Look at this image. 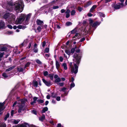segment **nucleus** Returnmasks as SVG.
Segmentation results:
<instances>
[{"label": "nucleus", "mask_w": 127, "mask_h": 127, "mask_svg": "<svg viewBox=\"0 0 127 127\" xmlns=\"http://www.w3.org/2000/svg\"><path fill=\"white\" fill-rule=\"evenodd\" d=\"M14 5L15 10L18 11L19 12H21L23 10L24 5L22 0H19L17 1Z\"/></svg>", "instance_id": "f257e3e1"}, {"label": "nucleus", "mask_w": 127, "mask_h": 127, "mask_svg": "<svg viewBox=\"0 0 127 127\" xmlns=\"http://www.w3.org/2000/svg\"><path fill=\"white\" fill-rule=\"evenodd\" d=\"M26 15L24 14H21L19 18H17L15 22L16 24H21L25 20Z\"/></svg>", "instance_id": "f03ea898"}, {"label": "nucleus", "mask_w": 127, "mask_h": 127, "mask_svg": "<svg viewBox=\"0 0 127 127\" xmlns=\"http://www.w3.org/2000/svg\"><path fill=\"white\" fill-rule=\"evenodd\" d=\"M72 63H70V65L71 68V72L72 73H74L75 74H76L78 72V67L77 65L76 64L74 63V67L72 66Z\"/></svg>", "instance_id": "7ed1b4c3"}, {"label": "nucleus", "mask_w": 127, "mask_h": 127, "mask_svg": "<svg viewBox=\"0 0 127 127\" xmlns=\"http://www.w3.org/2000/svg\"><path fill=\"white\" fill-rule=\"evenodd\" d=\"M9 17H12V21H14V20L15 19V16L13 14L10 13H6L4 16L3 18L5 19H8V21Z\"/></svg>", "instance_id": "20e7f679"}, {"label": "nucleus", "mask_w": 127, "mask_h": 127, "mask_svg": "<svg viewBox=\"0 0 127 127\" xmlns=\"http://www.w3.org/2000/svg\"><path fill=\"white\" fill-rule=\"evenodd\" d=\"M73 57L74 58V59H73V61L76 62L77 64H79L81 58L80 56H78L77 54L75 53L73 55Z\"/></svg>", "instance_id": "39448f33"}, {"label": "nucleus", "mask_w": 127, "mask_h": 127, "mask_svg": "<svg viewBox=\"0 0 127 127\" xmlns=\"http://www.w3.org/2000/svg\"><path fill=\"white\" fill-rule=\"evenodd\" d=\"M123 6V3H119L117 4H114L113 7L114 9H119L121 7Z\"/></svg>", "instance_id": "423d86ee"}, {"label": "nucleus", "mask_w": 127, "mask_h": 127, "mask_svg": "<svg viewBox=\"0 0 127 127\" xmlns=\"http://www.w3.org/2000/svg\"><path fill=\"white\" fill-rule=\"evenodd\" d=\"M31 15L30 13L28 14L27 15H26V17H25L26 19L24 22V24L27 25L29 24V21Z\"/></svg>", "instance_id": "0eeeda50"}, {"label": "nucleus", "mask_w": 127, "mask_h": 127, "mask_svg": "<svg viewBox=\"0 0 127 127\" xmlns=\"http://www.w3.org/2000/svg\"><path fill=\"white\" fill-rule=\"evenodd\" d=\"M42 80L43 82L47 86H50L52 84L50 81H47L44 78H43Z\"/></svg>", "instance_id": "6e6552de"}, {"label": "nucleus", "mask_w": 127, "mask_h": 127, "mask_svg": "<svg viewBox=\"0 0 127 127\" xmlns=\"http://www.w3.org/2000/svg\"><path fill=\"white\" fill-rule=\"evenodd\" d=\"M27 99H21V105H22V106H23L24 105V106L26 107V105L25 103H26V102H27Z\"/></svg>", "instance_id": "1a4fd4ad"}, {"label": "nucleus", "mask_w": 127, "mask_h": 127, "mask_svg": "<svg viewBox=\"0 0 127 127\" xmlns=\"http://www.w3.org/2000/svg\"><path fill=\"white\" fill-rule=\"evenodd\" d=\"M36 23L37 25L40 26L41 27H43V22L42 21L39 19H37L36 21Z\"/></svg>", "instance_id": "9d476101"}, {"label": "nucleus", "mask_w": 127, "mask_h": 127, "mask_svg": "<svg viewBox=\"0 0 127 127\" xmlns=\"http://www.w3.org/2000/svg\"><path fill=\"white\" fill-rule=\"evenodd\" d=\"M100 23L101 22H96L93 24L91 26H92V27L96 28L97 26L99 25Z\"/></svg>", "instance_id": "9b49d317"}, {"label": "nucleus", "mask_w": 127, "mask_h": 127, "mask_svg": "<svg viewBox=\"0 0 127 127\" xmlns=\"http://www.w3.org/2000/svg\"><path fill=\"white\" fill-rule=\"evenodd\" d=\"M25 108L24 106L20 105L19 107V108L18 110V112L19 113H20L22 111H24L25 109Z\"/></svg>", "instance_id": "f8f14e48"}, {"label": "nucleus", "mask_w": 127, "mask_h": 127, "mask_svg": "<svg viewBox=\"0 0 127 127\" xmlns=\"http://www.w3.org/2000/svg\"><path fill=\"white\" fill-rule=\"evenodd\" d=\"M4 102L0 103V112L4 109L5 108L4 106Z\"/></svg>", "instance_id": "ddd939ff"}, {"label": "nucleus", "mask_w": 127, "mask_h": 127, "mask_svg": "<svg viewBox=\"0 0 127 127\" xmlns=\"http://www.w3.org/2000/svg\"><path fill=\"white\" fill-rule=\"evenodd\" d=\"M70 10L69 9H67L66 11L65 12L66 14L65 17L66 18H68L70 16Z\"/></svg>", "instance_id": "4468645a"}, {"label": "nucleus", "mask_w": 127, "mask_h": 127, "mask_svg": "<svg viewBox=\"0 0 127 127\" xmlns=\"http://www.w3.org/2000/svg\"><path fill=\"white\" fill-rule=\"evenodd\" d=\"M56 68L58 70L60 65V63L57 60L56 61Z\"/></svg>", "instance_id": "2eb2a0df"}, {"label": "nucleus", "mask_w": 127, "mask_h": 127, "mask_svg": "<svg viewBox=\"0 0 127 127\" xmlns=\"http://www.w3.org/2000/svg\"><path fill=\"white\" fill-rule=\"evenodd\" d=\"M97 6L96 5H94L91 8L90 12L92 13H93L95 8H96Z\"/></svg>", "instance_id": "dca6fc26"}, {"label": "nucleus", "mask_w": 127, "mask_h": 127, "mask_svg": "<svg viewBox=\"0 0 127 127\" xmlns=\"http://www.w3.org/2000/svg\"><path fill=\"white\" fill-rule=\"evenodd\" d=\"M5 25V23L3 22L2 21H0V28H3Z\"/></svg>", "instance_id": "f3484780"}, {"label": "nucleus", "mask_w": 127, "mask_h": 127, "mask_svg": "<svg viewBox=\"0 0 127 127\" xmlns=\"http://www.w3.org/2000/svg\"><path fill=\"white\" fill-rule=\"evenodd\" d=\"M45 119V116L44 114H42V116L39 118V120L43 122Z\"/></svg>", "instance_id": "a211bd4d"}, {"label": "nucleus", "mask_w": 127, "mask_h": 127, "mask_svg": "<svg viewBox=\"0 0 127 127\" xmlns=\"http://www.w3.org/2000/svg\"><path fill=\"white\" fill-rule=\"evenodd\" d=\"M61 81V78L60 77L57 78L55 79L54 81L57 84H58Z\"/></svg>", "instance_id": "6ab92c4d"}, {"label": "nucleus", "mask_w": 127, "mask_h": 127, "mask_svg": "<svg viewBox=\"0 0 127 127\" xmlns=\"http://www.w3.org/2000/svg\"><path fill=\"white\" fill-rule=\"evenodd\" d=\"M12 17H9L8 22L9 23H13L15 21V20H14V21H12Z\"/></svg>", "instance_id": "aec40b11"}, {"label": "nucleus", "mask_w": 127, "mask_h": 127, "mask_svg": "<svg viewBox=\"0 0 127 127\" xmlns=\"http://www.w3.org/2000/svg\"><path fill=\"white\" fill-rule=\"evenodd\" d=\"M1 46V45H0V47ZM7 49V48L5 47H3L1 48H0V51H5Z\"/></svg>", "instance_id": "412c9836"}, {"label": "nucleus", "mask_w": 127, "mask_h": 127, "mask_svg": "<svg viewBox=\"0 0 127 127\" xmlns=\"http://www.w3.org/2000/svg\"><path fill=\"white\" fill-rule=\"evenodd\" d=\"M15 67V66H13L9 68L8 69H7L6 70V71H7V72L11 70H12V69L14 68Z\"/></svg>", "instance_id": "4be33fe9"}, {"label": "nucleus", "mask_w": 127, "mask_h": 127, "mask_svg": "<svg viewBox=\"0 0 127 127\" xmlns=\"http://www.w3.org/2000/svg\"><path fill=\"white\" fill-rule=\"evenodd\" d=\"M48 110V108L46 107L43 108V110L42 111V113H45V112L47 111Z\"/></svg>", "instance_id": "5701e85b"}, {"label": "nucleus", "mask_w": 127, "mask_h": 127, "mask_svg": "<svg viewBox=\"0 0 127 127\" xmlns=\"http://www.w3.org/2000/svg\"><path fill=\"white\" fill-rule=\"evenodd\" d=\"M48 76L49 77L50 79L51 80H52L53 79L54 74H49Z\"/></svg>", "instance_id": "b1692460"}, {"label": "nucleus", "mask_w": 127, "mask_h": 127, "mask_svg": "<svg viewBox=\"0 0 127 127\" xmlns=\"http://www.w3.org/2000/svg\"><path fill=\"white\" fill-rule=\"evenodd\" d=\"M62 66L64 67V69L66 70L67 69V65L65 63H64L62 64Z\"/></svg>", "instance_id": "393cba45"}, {"label": "nucleus", "mask_w": 127, "mask_h": 127, "mask_svg": "<svg viewBox=\"0 0 127 127\" xmlns=\"http://www.w3.org/2000/svg\"><path fill=\"white\" fill-rule=\"evenodd\" d=\"M6 125L4 123H0V127H6Z\"/></svg>", "instance_id": "a878e982"}, {"label": "nucleus", "mask_w": 127, "mask_h": 127, "mask_svg": "<svg viewBox=\"0 0 127 127\" xmlns=\"http://www.w3.org/2000/svg\"><path fill=\"white\" fill-rule=\"evenodd\" d=\"M15 108H12V110L11 112V115L12 116H13L14 114V112L15 111Z\"/></svg>", "instance_id": "bb28decb"}, {"label": "nucleus", "mask_w": 127, "mask_h": 127, "mask_svg": "<svg viewBox=\"0 0 127 127\" xmlns=\"http://www.w3.org/2000/svg\"><path fill=\"white\" fill-rule=\"evenodd\" d=\"M76 13V12L75 10H72L71 12V15H75Z\"/></svg>", "instance_id": "cd10ccee"}, {"label": "nucleus", "mask_w": 127, "mask_h": 127, "mask_svg": "<svg viewBox=\"0 0 127 127\" xmlns=\"http://www.w3.org/2000/svg\"><path fill=\"white\" fill-rule=\"evenodd\" d=\"M9 113H7V114L5 115V116L4 118V120L6 121L7 120V119L9 117Z\"/></svg>", "instance_id": "c85d7f7f"}, {"label": "nucleus", "mask_w": 127, "mask_h": 127, "mask_svg": "<svg viewBox=\"0 0 127 127\" xmlns=\"http://www.w3.org/2000/svg\"><path fill=\"white\" fill-rule=\"evenodd\" d=\"M20 121V120H14L13 121V123L15 124H17Z\"/></svg>", "instance_id": "c756f323"}, {"label": "nucleus", "mask_w": 127, "mask_h": 127, "mask_svg": "<svg viewBox=\"0 0 127 127\" xmlns=\"http://www.w3.org/2000/svg\"><path fill=\"white\" fill-rule=\"evenodd\" d=\"M30 64V63L29 62L27 63L25 65L24 68L25 69L26 67H29Z\"/></svg>", "instance_id": "7c9ffc66"}, {"label": "nucleus", "mask_w": 127, "mask_h": 127, "mask_svg": "<svg viewBox=\"0 0 127 127\" xmlns=\"http://www.w3.org/2000/svg\"><path fill=\"white\" fill-rule=\"evenodd\" d=\"M43 74L45 76H46L49 75L48 72L47 71H44Z\"/></svg>", "instance_id": "2f4dec72"}, {"label": "nucleus", "mask_w": 127, "mask_h": 127, "mask_svg": "<svg viewBox=\"0 0 127 127\" xmlns=\"http://www.w3.org/2000/svg\"><path fill=\"white\" fill-rule=\"evenodd\" d=\"M18 71L19 72H22L23 70V68L22 67H18L17 68Z\"/></svg>", "instance_id": "473e14b6"}, {"label": "nucleus", "mask_w": 127, "mask_h": 127, "mask_svg": "<svg viewBox=\"0 0 127 127\" xmlns=\"http://www.w3.org/2000/svg\"><path fill=\"white\" fill-rule=\"evenodd\" d=\"M37 30L38 31V32H40L41 30V27L40 26H38L37 29Z\"/></svg>", "instance_id": "72a5a7b5"}, {"label": "nucleus", "mask_w": 127, "mask_h": 127, "mask_svg": "<svg viewBox=\"0 0 127 127\" xmlns=\"http://www.w3.org/2000/svg\"><path fill=\"white\" fill-rule=\"evenodd\" d=\"M72 24V23L70 22H68L66 23V25L67 26H69Z\"/></svg>", "instance_id": "f704fd0d"}, {"label": "nucleus", "mask_w": 127, "mask_h": 127, "mask_svg": "<svg viewBox=\"0 0 127 127\" xmlns=\"http://www.w3.org/2000/svg\"><path fill=\"white\" fill-rule=\"evenodd\" d=\"M33 86L35 87H37L38 83L37 81H36L34 83Z\"/></svg>", "instance_id": "c9c22d12"}, {"label": "nucleus", "mask_w": 127, "mask_h": 127, "mask_svg": "<svg viewBox=\"0 0 127 127\" xmlns=\"http://www.w3.org/2000/svg\"><path fill=\"white\" fill-rule=\"evenodd\" d=\"M65 52L68 55H70V52L69 50H65Z\"/></svg>", "instance_id": "e433bc0d"}, {"label": "nucleus", "mask_w": 127, "mask_h": 127, "mask_svg": "<svg viewBox=\"0 0 127 127\" xmlns=\"http://www.w3.org/2000/svg\"><path fill=\"white\" fill-rule=\"evenodd\" d=\"M32 43H33V41H31L29 43L28 45V48H30V47L31 46V44Z\"/></svg>", "instance_id": "4c0bfd02"}, {"label": "nucleus", "mask_w": 127, "mask_h": 127, "mask_svg": "<svg viewBox=\"0 0 127 127\" xmlns=\"http://www.w3.org/2000/svg\"><path fill=\"white\" fill-rule=\"evenodd\" d=\"M2 76L5 78H7L8 76L5 73H3L2 74Z\"/></svg>", "instance_id": "58836bf2"}, {"label": "nucleus", "mask_w": 127, "mask_h": 127, "mask_svg": "<svg viewBox=\"0 0 127 127\" xmlns=\"http://www.w3.org/2000/svg\"><path fill=\"white\" fill-rule=\"evenodd\" d=\"M92 2L91 1H88L86 3V6H88L91 4Z\"/></svg>", "instance_id": "ea45409f"}, {"label": "nucleus", "mask_w": 127, "mask_h": 127, "mask_svg": "<svg viewBox=\"0 0 127 127\" xmlns=\"http://www.w3.org/2000/svg\"><path fill=\"white\" fill-rule=\"evenodd\" d=\"M37 101L38 102L40 103H42L44 102V101L41 99L38 100Z\"/></svg>", "instance_id": "a19ab883"}, {"label": "nucleus", "mask_w": 127, "mask_h": 127, "mask_svg": "<svg viewBox=\"0 0 127 127\" xmlns=\"http://www.w3.org/2000/svg\"><path fill=\"white\" fill-rule=\"evenodd\" d=\"M57 84L59 85L61 87H62L64 85V83L63 82L59 83L58 84Z\"/></svg>", "instance_id": "79ce46f5"}, {"label": "nucleus", "mask_w": 127, "mask_h": 127, "mask_svg": "<svg viewBox=\"0 0 127 127\" xmlns=\"http://www.w3.org/2000/svg\"><path fill=\"white\" fill-rule=\"evenodd\" d=\"M75 51V48H72L71 49V53L72 54H73L74 53Z\"/></svg>", "instance_id": "37998d69"}, {"label": "nucleus", "mask_w": 127, "mask_h": 127, "mask_svg": "<svg viewBox=\"0 0 127 127\" xmlns=\"http://www.w3.org/2000/svg\"><path fill=\"white\" fill-rule=\"evenodd\" d=\"M75 85L73 82H72L70 84V87L72 88L74 87Z\"/></svg>", "instance_id": "c03bdc74"}, {"label": "nucleus", "mask_w": 127, "mask_h": 127, "mask_svg": "<svg viewBox=\"0 0 127 127\" xmlns=\"http://www.w3.org/2000/svg\"><path fill=\"white\" fill-rule=\"evenodd\" d=\"M32 113L35 115L37 114L36 111L35 110H33L32 111Z\"/></svg>", "instance_id": "a18cd8bd"}, {"label": "nucleus", "mask_w": 127, "mask_h": 127, "mask_svg": "<svg viewBox=\"0 0 127 127\" xmlns=\"http://www.w3.org/2000/svg\"><path fill=\"white\" fill-rule=\"evenodd\" d=\"M49 51V48H45V52L48 53Z\"/></svg>", "instance_id": "49530a36"}, {"label": "nucleus", "mask_w": 127, "mask_h": 127, "mask_svg": "<svg viewBox=\"0 0 127 127\" xmlns=\"http://www.w3.org/2000/svg\"><path fill=\"white\" fill-rule=\"evenodd\" d=\"M76 32V30L75 29H74L73 30H72L71 32V33H75Z\"/></svg>", "instance_id": "de8ad7c7"}, {"label": "nucleus", "mask_w": 127, "mask_h": 127, "mask_svg": "<svg viewBox=\"0 0 127 127\" xmlns=\"http://www.w3.org/2000/svg\"><path fill=\"white\" fill-rule=\"evenodd\" d=\"M93 21L91 20L90 19L89 20V24L90 25V26H91L92 25V24H93Z\"/></svg>", "instance_id": "09e8293b"}, {"label": "nucleus", "mask_w": 127, "mask_h": 127, "mask_svg": "<svg viewBox=\"0 0 127 127\" xmlns=\"http://www.w3.org/2000/svg\"><path fill=\"white\" fill-rule=\"evenodd\" d=\"M99 15L101 17H105V15L104 14L101 13H99Z\"/></svg>", "instance_id": "8fccbe9b"}, {"label": "nucleus", "mask_w": 127, "mask_h": 127, "mask_svg": "<svg viewBox=\"0 0 127 127\" xmlns=\"http://www.w3.org/2000/svg\"><path fill=\"white\" fill-rule=\"evenodd\" d=\"M59 6H54L53 7V9H58L59 8Z\"/></svg>", "instance_id": "3c124183"}, {"label": "nucleus", "mask_w": 127, "mask_h": 127, "mask_svg": "<svg viewBox=\"0 0 127 127\" xmlns=\"http://www.w3.org/2000/svg\"><path fill=\"white\" fill-rule=\"evenodd\" d=\"M38 50L37 48H34L33 49L34 52L35 53H36L38 52Z\"/></svg>", "instance_id": "603ef678"}, {"label": "nucleus", "mask_w": 127, "mask_h": 127, "mask_svg": "<svg viewBox=\"0 0 127 127\" xmlns=\"http://www.w3.org/2000/svg\"><path fill=\"white\" fill-rule=\"evenodd\" d=\"M82 8L81 7H78V10L80 12L82 10Z\"/></svg>", "instance_id": "864d4df0"}, {"label": "nucleus", "mask_w": 127, "mask_h": 127, "mask_svg": "<svg viewBox=\"0 0 127 127\" xmlns=\"http://www.w3.org/2000/svg\"><path fill=\"white\" fill-rule=\"evenodd\" d=\"M4 54V52L0 53V57L2 58Z\"/></svg>", "instance_id": "5fc2aeb1"}, {"label": "nucleus", "mask_w": 127, "mask_h": 127, "mask_svg": "<svg viewBox=\"0 0 127 127\" xmlns=\"http://www.w3.org/2000/svg\"><path fill=\"white\" fill-rule=\"evenodd\" d=\"M74 79L73 77H72L71 78V80H69V81L70 82H73V81H74Z\"/></svg>", "instance_id": "6e6d98bb"}, {"label": "nucleus", "mask_w": 127, "mask_h": 127, "mask_svg": "<svg viewBox=\"0 0 127 127\" xmlns=\"http://www.w3.org/2000/svg\"><path fill=\"white\" fill-rule=\"evenodd\" d=\"M59 59L61 62H62L63 60V58L62 57H60Z\"/></svg>", "instance_id": "4d7b16f0"}, {"label": "nucleus", "mask_w": 127, "mask_h": 127, "mask_svg": "<svg viewBox=\"0 0 127 127\" xmlns=\"http://www.w3.org/2000/svg\"><path fill=\"white\" fill-rule=\"evenodd\" d=\"M52 96L53 97L55 98L56 97L57 95L55 94L52 93Z\"/></svg>", "instance_id": "13d9d810"}, {"label": "nucleus", "mask_w": 127, "mask_h": 127, "mask_svg": "<svg viewBox=\"0 0 127 127\" xmlns=\"http://www.w3.org/2000/svg\"><path fill=\"white\" fill-rule=\"evenodd\" d=\"M46 44V42L45 41H44L42 42V46L43 47H44L45 46Z\"/></svg>", "instance_id": "bf43d9fd"}, {"label": "nucleus", "mask_w": 127, "mask_h": 127, "mask_svg": "<svg viewBox=\"0 0 127 127\" xmlns=\"http://www.w3.org/2000/svg\"><path fill=\"white\" fill-rule=\"evenodd\" d=\"M36 62L39 64H41V62L39 60H37L36 61Z\"/></svg>", "instance_id": "052dcab7"}, {"label": "nucleus", "mask_w": 127, "mask_h": 127, "mask_svg": "<svg viewBox=\"0 0 127 127\" xmlns=\"http://www.w3.org/2000/svg\"><path fill=\"white\" fill-rule=\"evenodd\" d=\"M50 55L49 54H46L45 55V57L48 58L49 57Z\"/></svg>", "instance_id": "680f3d73"}, {"label": "nucleus", "mask_w": 127, "mask_h": 127, "mask_svg": "<svg viewBox=\"0 0 127 127\" xmlns=\"http://www.w3.org/2000/svg\"><path fill=\"white\" fill-rule=\"evenodd\" d=\"M22 25H19L17 26V28L20 29H22Z\"/></svg>", "instance_id": "e2e57ef3"}, {"label": "nucleus", "mask_w": 127, "mask_h": 127, "mask_svg": "<svg viewBox=\"0 0 127 127\" xmlns=\"http://www.w3.org/2000/svg\"><path fill=\"white\" fill-rule=\"evenodd\" d=\"M56 100L58 101H59L60 100V96H58L56 98Z\"/></svg>", "instance_id": "0e129e2a"}, {"label": "nucleus", "mask_w": 127, "mask_h": 127, "mask_svg": "<svg viewBox=\"0 0 127 127\" xmlns=\"http://www.w3.org/2000/svg\"><path fill=\"white\" fill-rule=\"evenodd\" d=\"M85 40V38H83L81 39L79 41V42H82V41H83Z\"/></svg>", "instance_id": "69168bd1"}, {"label": "nucleus", "mask_w": 127, "mask_h": 127, "mask_svg": "<svg viewBox=\"0 0 127 127\" xmlns=\"http://www.w3.org/2000/svg\"><path fill=\"white\" fill-rule=\"evenodd\" d=\"M8 27L9 28L11 29L12 28V26L10 25H8Z\"/></svg>", "instance_id": "338daca9"}, {"label": "nucleus", "mask_w": 127, "mask_h": 127, "mask_svg": "<svg viewBox=\"0 0 127 127\" xmlns=\"http://www.w3.org/2000/svg\"><path fill=\"white\" fill-rule=\"evenodd\" d=\"M66 88L64 87L61 90V91H63V92H64V91L66 90Z\"/></svg>", "instance_id": "774afa93"}]
</instances>
